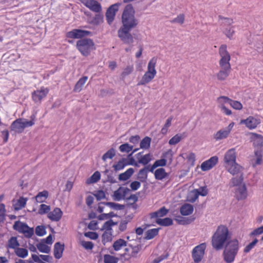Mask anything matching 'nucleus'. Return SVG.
<instances>
[{
  "label": "nucleus",
  "mask_w": 263,
  "mask_h": 263,
  "mask_svg": "<svg viewBox=\"0 0 263 263\" xmlns=\"http://www.w3.org/2000/svg\"><path fill=\"white\" fill-rule=\"evenodd\" d=\"M127 165V160L123 158L119 160L116 164L113 165L112 167L115 171H120Z\"/></svg>",
  "instance_id": "39"
},
{
  "label": "nucleus",
  "mask_w": 263,
  "mask_h": 263,
  "mask_svg": "<svg viewBox=\"0 0 263 263\" xmlns=\"http://www.w3.org/2000/svg\"><path fill=\"white\" fill-rule=\"evenodd\" d=\"M186 159L188 162L191 163L192 164L194 165L196 160L195 154L193 153H190L187 156Z\"/></svg>",
  "instance_id": "64"
},
{
  "label": "nucleus",
  "mask_w": 263,
  "mask_h": 263,
  "mask_svg": "<svg viewBox=\"0 0 263 263\" xmlns=\"http://www.w3.org/2000/svg\"><path fill=\"white\" fill-rule=\"evenodd\" d=\"M157 62V58L153 57L148 62L147 71L142 77L141 80L138 82L137 85H144L151 82L157 74L156 66Z\"/></svg>",
  "instance_id": "4"
},
{
  "label": "nucleus",
  "mask_w": 263,
  "mask_h": 263,
  "mask_svg": "<svg viewBox=\"0 0 263 263\" xmlns=\"http://www.w3.org/2000/svg\"><path fill=\"white\" fill-rule=\"evenodd\" d=\"M11 129L17 133H21L24 130L23 126V119H17L12 122L11 125Z\"/></svg>",
  "instance_id": "22"
},
{
  "label": "nucleus",
  "mask_w": 263,
  "mask_h": 263,
  "mask_svg": "<svg viewBox=\"0 0 263 263\" xmlns=\"http://www.w3.org/2000/svg\"><path fill=\"white\" fill-rule=\"evenodd\" d=\"M206 245L205 242L196 246L192 251L193 261L191 263H200L203 258Z\"/></svg>",
  "instance_id": "11"
},
{
  "label": "nucleus",
  "mask_w": 263,
  "mask_h": 263,
  "mask_svg": "<svg viewBox=\"0 0 263 263\" xmlns=\"http://www.w3.org/2000/svg\"><path fill=\"white\" fill-rule=\"evenodd\" d=\"M217 101L218 103V108H220L225 106L226 104H230V99L228 97L220 96L217 98Z\"/></svg>",
  "instance_id": "44"
},
{
  "label": "nucleus",
  "mask_w": 263,
  "mask_h": 263,
  "mask_svg": "<svg viewBox=\"0 0 263 263\" xmlns=\"http://www.w3.org/2000/svg\"><path fill=\"white\" fill-rule=\"evenodd\" d=\"M49 196L48 192L46 190H44L42 192H39L35 196V200L37 202L42 203L46 201Z\"/></svg>",
  "instance_id": "34"
},
{
  "label": "nucleus",
  "mask_w": 263,
  "mask_h": 263,
  "mask_svg": "<svg viewBox=\"0 0 263 263\" xmlns=\"http://www.w3.org/2000/svg\"><path fill=\"white\" fill-rule=\"evenodd\" d=\"M223 161L226 169L233 176L241 171L242 166L236 162V153L234 148L226 153Z\"/></svg>",
  "instance_id": "2"
},
{
  "label": "nucleus",
  "mask_w": 263,
  "mask_h": 263,
  "mask_svg": "<svg viewBox=\"0 0 263 263\" xmlns=\"http://www.w3.org/2000/svg\"><path fill=\"white\" fill-rule=\"evenodd\" d=\"M6 209L3 203L0 204V222H4L5 219Z\"/></svg>",
  "instance_id": "60"
},
{
  "label": "nucleus",
  "mask_w": 263,
  "mask_h": 263,
  "mask_svg": "<svg viewBox=\"0 0 263 263\" xmlns=\"http://www.w3.org/2000/svg\"><path fill=\"white\" fill-rule=\"evenodd\" d=\"M27 199L23 197H21L14 204V209L16 210H20L24 208L26 204Z\"/></svg>",
  "instance_id": "36"
},
{
  "label": "nucleus",
  "mask_w": 263,
  "mask_h": 263,
  "mask_svg": "<svg viewBox=\"0 0 263 263\" xmlns=\"http://www.w3.org/2000/svg\"><path fill=\"white\" fill-rule=\"evenodd\" d=\"M122 26L118 32V36L125 44L133 42V37L130 31L138 24V21L135 17V10L131 4L127 5L122 15Z\"/></svg>",
  "instance_id": "1"
},
{
  "label": "nucleus",
  "mask_w": 263,
  "mask_h": 263,
  "mask_svg": "<svg viewBox=\"0 0 263 263\" xmlns=\"http://www.w3.org/2000/svg\"><path fill=\"white\" fill-rule=\"evenodd\" d=\"M185 16L183 14H180L178 15L176 18L171 21L172 23H178L180 24H183L184 22Z\"/></svg>",
  "instance_id": "57"
},
{
  "label": "nucleus",
  "mask_w": 263,
  "mask_h": 263,
  "mask_svg": "<svg viewBox=\"0 0 263 263\" xmlns=\"http://www.w3.org/2000/svg\"><path fill=\"white\" fill-rule=\"evenodd\" d=\"M134 173V169L133 168H129L125 172L119 175V179L121 181H126L130 178Z\"/></svg>",
  "instance_id": "33"
},
{
  "label": "nucleus",
  "mask_w": 263,
  "mask_h": 263,
  "mask_svg": "<svg viewBox=\"0 0 263 263\" xmlns=\"http://www.w3.org/2000/svg\"><path fill=\"white\" fill-rule=\"evenodd\" d=\"M262 233H263V230H262L261 227H260L257 229H255L252 232H251L249 235L250 237H252V236H258V235H261Z\"/></svg>",
  "instance_id": "62"
},
{
  "label": "nucleus",
  "mask_w": 263,
  "mask_h": 263,
  "mask_svg": "<svg viewBox=\"0 0 263 263\" xmlns=\"http://www.w3.org/2000/svg\"><path fill=\"white\" fill-rule=\"evenodd\" d=\"M50 210V207L49 205L42 204L40 205L39 209V213L40 214L43 215L46 213H48Z\"/></svg>",
  "instance_id": "54"
},
{
  "label": "nucleus",
  "mask_w": 263,
  "mask_h": 263,
  "mask_svg": "<svg viewBox=\"0 0 263 263\" xmlns=\"http://www.w3.org/2000/svg\"><path fill=\"white\" fill-rule=\"evenodd\" d=\"M122 190V187H120L117 190L114 192V197L116 200L120 201L123 199Z\"/></svg>",
  "instance_id": "55"
},
{
  "label": "nucleus",
  "mask_w": 263,
  "mask_h": 263,
  "mask_svg": "<svg viewBox=\"0 0 263 263\" xmlns=\"http://www.w3.org/2000/svg\"><path fill=\"white\" fill-rule=\"evenodd\" d=\"M63 212L59 208H54L47 214L48 218L53 221H59L62 218Z\"/></svg>",
  "instance_id": "20"
},
{
  "label": "nucleus",
  "mask_w": 263,
  "mask_h": 263,
  "mask_svg": "<svg viewBox=\"0 0 263 263\" xmlns=\"http://www.w3.org/2000/svg\"><path fill=\"white\" fill-rule=\"evenodd\" d=\"M134 70L133 66H127L125 68L121 73V77L122 78H124L130 74Z\"/></svg>",
  "instance_id": "59"
},
{
  "label": "nucleus",
  "mask_w": 263,
  "mask_h": 263,
  "mask_svg": "<svg viewBox=\"0 0 263 263\" xmlns=\"http://www.w3.org/2000/svg\"><path fill=\"white\" fill-rule=\"evenodd\" d=\"M168 212V210L166 209L165 206H163L158 211L152 213L151 217L152 218H159L160 217L165 216Z\"/></svg>",
  "instance_id": "29"
},
{
  "label": "nucleus",
  "mask_w": 263,
  "mask_h": 263,
  "mask_svg": "<svg viewBox=\"0 0 263 263\" xmlns=\"http://www.w3.org/2000/svg\"><path fill=\"white\" fill-rule=\"evenodd\" d=\"M20 244L15 236L11 237L6 245L8 250H13L16 256L20 258H25L28 255V251L26 248H20Z\"/></svg>",
  "instance_id": "6"
},
{
  "label": "nucleus",
  "mask_w": 263,
  "mask_h": 263,
  "mask_svg": "<svg viewBox=\"0 0 263 263\" xmlns=\"http://www.w3.org/2000/svg\"><path fill=\"white\" fill-rule=\"evenodd\" d=\"M100 173L98 171H96L86 180V183L90 184L96 183L100 179Z\"/></svg>",
  "instance_id": "43"
},
{
  "label": "nucleus",
  "mask_w": 263,
  "mask_h": 263,
  "mask_svg": "<svg viewBox=\"0 0 263 263\" xmlns=\"http://www.w3.org/2000/svg\"><path fill=\"white\" fill-rule=\"evenodd\" d=\"M106 205H109L111 208L116 210H121L123 208V205L118 203L112 202H101L98 204L97 211L100 213H102L103 212V209Z\"/></svg>",
  "instance_id": "23"
},
{
  "label": "nucleus",
  "mask_w": 263,
  "mask_h": 263,
  "mask_svg": "<svg viewBox=\"0 0 263 263\" xmlns=\"http://www.w3.org/2000/svg\"><path fill=\"white\" fill-rule=\"evenodd\" d=\"M13 229L20 233L23 234L27 238H31L34 234L33 228H30L26 223L19 221L15 222Z\"/></svg>",
  "instance_id": "10"
},
{
  "label": "nucleus",
  "mask_w": 263,
  "mask_h": 263,
  "mask_svg": "<svg viewBox=\"0 0 263 263\" xmlns=\"http://www.w3.org/2000/svg\"><path fill=\"white\" fill-rule=\"evenodd\" d=\"M159 230V229L156 228L148 230L145 233V239L150 240L154 238L158 234Z\"/></svg>",
  "instance_id": "40"
},
{
  "label": "nucleus",
  "mask_w": 263,
  "mask_h": 263,
  "mask_svg": "<svg viewBox=\"0 0 263 263\" xmlns=\"http://www.w3.org/2000/svg\"><path fill=\"white\" fill-rule=\"evenodd\" d=\"M84 6L95 13L102 11L101 5L97 0H79Z\"/></svg>",
  "instance_id": "16"
},
{
  "label": "nucleus",
  "mask_w": 263,
  "mask_h": 263,
  "mask_svg": "<svg viewBox=\"0 0 263 263\" xmlns=\"http://www.w3.org/2000/svg\"><path fill=\"white\" fill-rule=\"evenodd\" d=\"M194 211V207L192 205L185 203L181 206L180 209V213L184 216L191 214Z\"/></svg>",
  "instance_id": "28"
},
{
  "label": "nucleus",
  "mask_w": 263,
  "mask_h": 263,
  "mask_svg": "<svg viewBox=\"0 0 263 263\" xmlns=\"http://www.w3.org/2000/svg\"><path fill=\"white\" fill-rule=\"evenodd\" d=\"M119 260V258L109 254H105L103 256L104 263H117Z\"/></svg>",
  "instance_id": "46"
},
{
  "label": "nucleus",
  "mask_w": 263,
  "mask_h": 263,
  "mask_svg": "<svg viewBox=\"0 0 263 263\" xmlns=\"http://www.w3.org/2000/svg\"><path fill=\"white\" fill-rule=\"evenodd\" d=\"M199 195H200L199 194L198 190L192 191L190 194L191 199L190 200L193 202H195L196 200L198 198Z\"/></svg>",
  "instance_id": "63"
},
{
  "label": "nucleus",
  "mask_w": 263,
  "mask_h": 263,
  "mask_svg": "<svg viewBox=\"0 0 263 263\" xmlns=\"http://www.w3.org/2000/svg\"><path fill=\"white\" fill-rule=\"evenodd\" d=\"M147 167H145L144 168L141 169L138 174V179L142 182H145L147 178Z\"/></svg>",
  "instance_id": "37"
},
{
  "label": "nucleus",
  "mask_w": 263,
  "mask_h": 263,
  "mask_svg": "<svg viewBox=\"0 0 263 263\" xmlns=\"http://www.w3.org/2000/svg\"><path fill=\"white\" fill-rule=\"evenodd\" d=\"M151 139L148 137L144 138L140 142V147L144 149H148L150 147Z\"/></svg>",
  "instance_id": "48"
},
{
  "label": "nucleus",
  "mask_w": 263,
  "mask_h": 263,
  "mask_svg": "<svg viewBox=\"0 0 263 263\" xmlns=\"http://www.w3.org/2000/svg\"><path fill=\"white\" fill-rule=\"evenodd\" d=\"M231 69L226 68H220L219 72L216 74V77L219 81H224L229 76Z\"/></svg>",
  "instance_id": "26"
},
{
  "label": "nucleus",
  "mask_w": 263,
  "mask_h": 263,
  "mask_svg": "<svg viewBox=\"0 0 263 263\" xmlns=\"http://www.w3.org/2000/svg\"><path fill=\"white\" fill-rule=\"evenodd\" d=\"M218 162V158L215 156L211 157L209 159L204 161L201 164V169L202 171H207L214 167Z\"/></svg>",
  "instance_id": "19"
},
{
  "label": "nucleus",
  "mask_w": 263,
  "mask_h": 263,
  "mask_svg": "<svg viewBox=\"0 0 263 263\" xmlns=\"http://www.w3.org/2000/svg\"><path fill=\"white\" fill-rule=\"evenodd\" d=\"M258 242L257 239L255 238L254 239L253 241L249 243L244 249L243 251L245 253H248L256 245V243Z\"/></svg>",
  "instance_id": "58"
},
{
  "label": "nucleus",
  "mask_w": 263,
  "mask_h": 263,
  "mask_svg": "<svg viewBox=\"0 0 263 263\" xmlns=\"http://www.w3.org/2000/svg\"><path fill=\"white\" fill-rule=\"evenodd\" d=\"M136 157L139 163L145 165L152 160L153 156L149 153L142 156L141 153H139L136 155Z\"/></svg>",
  "instance_id": "24"
},
{
  "label": "nucleus",
  "mask_w": 263,
  "mask_h": 263,
  "mask_svg": "<svg viewBox=\"0 0 263 263\" xmlns=\"http://www.w3.org/2000/svg\"><path fill=\"white\" fill-rule=\"evenodd\" d=\"M230 105L235 109L240 110L242 108V105L240 102L233 100L231 99Z\"/></svg>",
  "instance_id": "56"
},
{
  "label": "nucleus",
  "mask_w": 263,
  "mask_h": 263,
  "mask_svg": "<svg viewBox=\"0 0 263 263\" xmlns=\"http://www.w3.org/2000/svg\"><path fill=\"white\" fill-rule=\"evenodd\" d=\"M234 126V123L231 122L226 128L220 129L214 134V139L216 140H219L227 138L230 135Z\"/></svg>",
  "instance_id": "18"
},
{
  "label": "nucleus",
  "mask_w": 263,
  "mask_h": 263,
  "mask_svg": "<svg viewBox=\"0 0 263 263\" xmlns=\"http://www.w3.org/2000/svg\"><path fill=\"white\" fill-rule=\"evenodd\" d=\"M185 136H184V137ZM183 138L182 134H176L173 136L168 141V143L171 145H176Z\"/></svg>",
  "instance_id": "47"
},
{
  "label": "nucleus",
  "mask_w": 263,
  "mask_h": 263,
  "mask_svg": "<svg viewBox=\"0 0 263 263\" xmlns=\"http://www.w3.org/2000/svg\"><path fill=\"white\" fill-rule=\"evenodd\" d=\"M154 176L155 179L158 180H162L167 177L168 174L163 168H159L155 171Z\"/></svg>",
  "instance_id": "30"
},
{
  "label": "nucleus",
  "mask_w": 263,
  "mask_h": 263,
  "mask_svg": "<svg viewBox=\"0 0 263 263\" xmlns=\"http://www.w3.org/2000/svg\"><path fill=\"white\" fill-rule=\"evenodd\" d=\"M239 249V242L237 239L229 241L223 251L224 260L227 263L232 262L235 258Z\"/></svg>",
  "instance_id": "5"
},
{
  "label": "nucleus",
  "mask_w": 263,
  "mask_h": 263,
  "mask_svg": "<svg viewBox=\"0 0 263 263\" xmlns=\"http://www.w3.org/2000/svg\"><path fill=\"white\" fill-rule=\"evenodd\" d=\"M49 91L48 88L42 86L40 89L34 90L32 92V99L35 103H41L42 99L47 96Z\"/></svg>",
  "instance_id": "15"
},
{
  "label": "nucleus",
  "mask_w": 263,
  "mask_h": 263,
  "mask_svg": "<svg viewBox=\"0 0 263 263\" xmlns=\"http://www.w3.org/2000/svg\"><path fill=\"white\" fill-rule=\"evenodd\" d=\"M133 148V146L130 145L128 143H124V144H121L119 146V149H120V152H121L122 153H128L130 151H132Z\"/></svg>",
  "instance_id": "51"
},
{
  "label": "nucleus",
  "mask_w": 263,
  "mask_h": 263,
  "mask_svg": "<svg viewBox=\"0 0 263 263\" xmlns=\"http://www.w3.org/2000/svg\"><path fill=\"white\" fill-rule=\"evenodd\" d=\"M126 246H127V242L123 239H119L116 240L112 245V247L115 251H119Z\"/></svg>",
  "instance_id": "38"
},
{
  "label": "nucleus",
  "mask_w": 263,
  "mask_h": 263,
  "mask_svg": "<svg viewBox=\"0 0 263 263\" xmlns=\"http://www.w3.org/2000/svg\"><path fill=\"white\" fill-rule=\"evenodd\" d=\"M133 218V216L128 215L120 221L119 226L120 231L123 232L126 230L128 223L131 221Z\"/></svg>",
  "instance_id": "32"
},
{
  "label": "nucleus",
  "mask_w": 263,
  "mask_h": 263,
  "mask_svg": "<svg viewBox=\"0 0 263 263\" xmlns=\"http://www.w3.org/2000/svg\"><path fill=\"white\" fill-rule=\"evenodd\" d=\"M120 3H116L110 6L105 13L106 20L107 23L110 25L115 20L116 14L119 10Z\"/></svg>",
  "instance_id": "13"
},
{
  "label": "nucleus",
  "mask_w": 263,
  "mask_h": 263,
  "mask_svg": "<svg viewBox=\"0 0 263 263\" xmlns=\"http://www.w3.org/2000/svg\"><path fill=\"white\" fill-rule=\"evenodd\" d=\"M88 77L87 76H83L81 78H80L76 84L73 88V91L77 92H80L82 89L83 85L86 83Z\"/></svg>",
  "instance_id": "31"
},
{
  "label": "nucleus",
  "mask_w": 263,
  "mask_h": 263,
  "mask_svg": "<svg viewBox=\"0 0 263 263\" xmlns=\"http://www.w3.org/2000/svg\"><path fill=\"white\" fill-rule=\"evenodd\" d=\"M112 238V233L104 232L102 235V241L105 244L111 241Z\"/></svg>",
  "instance_id": "49"
},
{
  "label": "nucleus",
  "mask_w": 263,
  "mask_h": 263,
  "mask_svg": "<svg viewBox=\"0 0 263 263\" xmlns=\"http://www.w3.org/2000/svg\"><path fill=\"white\" fill-rule=\"evenodd\" d=\"M162 158L165 159L166 161L168 160L170 162L173 160V153L171 149L165 152L162 154Z\"/></svg>",
  "instance_id": "61"
},
{
  "label": "nucleus",
  "mask_w": 263,
  "mask_h": 263,
  "mask_svg": "<svg viewBox=\"0 0 263 263\" xmlns=\"http://www.w3.org/2000/svg\"><path fill=\"white\" fill-rule=\"evenodd\" d=\"M64 250V244H61L60 242H56L54 246L53 253L54 257L57 259H60L63 255V253Z\"/></svg>",
  "instance_id": "25"
},
{
  "label": "nucleus",
  "mask_w": 263,
  "mask_h": 263,
  "mask_svg": "<svg viewBox=\"0 0 263 263\" xmlns=\"http://www.w3.org/2000/svg\"><path fill=\"white\" fill-rule=\"evenodd\" d=\"M141 249V245L135 246L129 245L124 249V252L122 254V256L125 260H129L133 257H136Z\"/></svg>",
  "instance_id": "12"
},
{
  "label": "nucleus",
  "mask_w": 263,
  "mask_h": 263,
  "mask_svg": "<svg viewBox=\"0 0 263 263\" xmlns=\"http://www.w3.org/2000/svg\"><path fill=\"white\" fill-rule=\"evenodd\" d=\"M229 237L228 228L223 225L218 226L212 237L213 247L217 250L221 249Z\"/></svg>",
  "instance_id": "3"
},
{
  "label": "nucleus",
  "mask_w": 263,
  "mask_h": 263,
  "mask_svg": "<svg viewBox=\"0 0 263 263\" xmlns=\"http://www.w3.org/2000/svg\"><path fill=\"white\" fill-rule=\"evenodd\" d=\"M218 53L220 58L219 61L220 68L231 69L230 63L231 55L228 51L227 46L226 44L221 45L219 48Z\"/></svg>",
  "instance_id": "9"
},
{
  "label": "nucleus",
  "mask_w": 263,
  "mask_h": 263,
  "mask_svg": "<svg viewBox=\"0 0 263 263\" xmlns=\"http://www.w3.org/2000/svg\"><path fill=\"white\" fill-rule=\"evenodd\" d=\"M91 34V32L87 30H84L79 29H74L71 31H68L66 33V37L69 39H80L89 36Z\"/></svg>",
  "instance_id": "14"
},
{
  "label": "nucleus",
  "mask_w": 263,
  "mask_h": 263,
  "mask_svg": "<svg viewBox=\"0 0 263 263\" xmlns=\"http://www.w3.org/2000/svg\"><path fill=\"white\" fill-rule=\"evenodd\" d=\"M76 47L83 56L87 57L91 51L96 49L95 45L92 39L85 38L77 42Z\"/></svg>",
  "instance_id": "7"
},
{
  "label": "nucleus",
  "mask_w": 263,
  "mask_h": 263,
  "mask_svg": "<svg viewBox=\"0 0 263 263\" xmlns=\"http://www.w3.org/2000/svg\"><path fill=\"white\" fill-rule=\"evenodd\" d=\"M103 22V15L98 13L92 20L89 22V23L94 25H99Z\"/></svg>",
  "instance_id": "42"
},
{
  "label": "nucleus",
  "mask_w": 263,
  "mask_h": 263,
  "mask_svg": "<svg viewBox=\"0 0 263 263\" xmlns=\"http://www.w3.org/2000/svg\"><path fill=\"white\" fill-rule=\"evenodd\" d=\"M117 222H114L112 220L110 219L106 221L102 227L101 230L104 232H112V227L117 224Z\"/></svg>",
  "instance_id": "35"
},
{
  "label": "nucleus",
  "mask_w": 263,
  "mask_h": 263,
  "mask_svg": "<svg viewBox=\"0 0 263 263\" xmlns=\"http://www.w3.org/2000/svg\"><path fill=\"white\" fill-rule=\"evenodd\" d=\"M156 222L162 226H170L173 224V220L170 218H165L163 219L158 218L156 220Z\"/></svg>",
  "instance_id": "41"
},
{
  "label": "nucleus",
  "mask_w": 263,
  "mask_h": 263,
  "mask_svg": "<svg viewBox=\"0 0 263 263\" xmlns=\"http://www.w3.org/2000/svg\"><path fill=\"white\" fill-rule=\"evenodd\" d=\"M240 124H244L249 129H253L260 123L259 118L253 116H249L246 119L240 121Z\"/></svg>",
  "instance_id": "17"
},
{
  "label": "nucleus",
  "mask_w": 263,
  "mask_h": 263,
  "mask_svg": "<svg viewBox=\"0 0 263 263\" xmlns=\"http://www.w3.org/2000/svg\"><path fill=\"white\" fill-rule=\"evenodd\" d=\"M116 155L115 149L112 148L109 149L102 156V159L105 161L107 159H112Z\"/></svg>",
  "instance_id": "50"
},
{
  "label": "nucleus",
  "mask_w": 263,
  "mask_h": 263,
  "mask_svg": "<svg viewBox=\"0 0 263 263\" xmlns=\"http://www.w3.org/2000/svg\"><path fill=\"white\" fill-rule=\"evenodd\" d=\"M255 155L256 157V159L255 163L253 164L254 167L257 165H260L262 163V152L261 149L257 150L255 151Z\"/></svg>",
  "instance_id": "45"
},
{
  "label": "nucleus",
  "mask_w": 263,
  "mask_h": 263,
  "mask_svg": "<svg viewBox=\"0 0 263 263\" xmlns=\"http://www.w3.org/2000/svg\"><path fill=\"white\" fill-rule=\"evenodd\" d=\"M219 20H221L220 26L223 28V33L229 39H232L235 34V30L232 24L234 23L233 19L230 17L218 16Z\"/></svg>",
  "instance_id": "8"
},
{
  "label": "nucleus",
  "mask_w": 263,
  "mask_h": 263,
  "mask_svg": "<svg viewBox=\"0 0 263 263\" xmlns=\"http://www.w3.org/2000/svg\"><path fill=\"white\" fill-rule=\"evenodd\" d=\"M38 250L43 253H47L50 251V248L45 242H41L37 245Z\"/></svg>",
  "instance_id": "52"
},
{
  "label": "nucleus",
  "mask_w": 263,
  "mask_h": 263,
  "mask_svg": "<svg viewBox=\"0 0 263 263\" xmlns=\"http://www.w3.org/2000/svg\"><path fill=\"white\" fill-rule=\"evenodd\" d=\"M247 189L244 184L239 186L236 191V197L238 200L244 199L247 197Z\"/></svg>",
  "instance_id": "27"
},
{
  "label": "nucleus",
  "mask_w": 263,
  "mask_h": 263,
  "mask_svg": "<svg viewBox=\"0 0 263 263\" xmlns=\"http://www.w3.org/2000/svg\"><path fill=\"white\" fill-rule=\"evenodd\" d=\"M35 232L37 236H42L46 233V228L44 226H38L35 228Z\"/></svg>",
  "instance_id": "53"
},
{
  "label": "nucleus",
  "mask_w": 263,
  "mask_h": 263,
  "mask_svg": "<svg viewBox=\"0 0 263 263\" xmlns=\"http://www.w3.org/2000/svg\"><path fill=\"white\" fill-rule=\"evenodd\" d=\"M243 168L242 167L241 170L240 172L235 174L234 175H236L237 177H233L232 178L230 183L231 185L233 186H242V181H243Z\"/></svg>",
  "instance_id": "21"
}]
</instances>
